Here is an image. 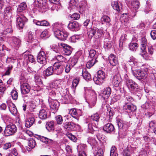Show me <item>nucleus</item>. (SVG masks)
<instances>
[{
	"mask_svg": "<svg viewBox=\"0 0 156 156\" xmlns=\"http://www.w3.org/2000/svg\"><path fill=\"white\" fill-rule=\"evenodd\" d=\"M10 43L11 45L17 49L20 46L21 41L16 37H13L10 38Z\"/></svg>",
	"mask_w": 156,
	"mask_h": 156,
	"instance_id": "1a4fd4ad",
	"label": "nucleus"
},
{
	"mask_svg": "<svg viewBox=\"0 0 156 156\" xmlns=\"http://www.w3.org/2000/svg\"><path fill=\"white\" fill-rule=\"evenodd\" d=\"M35 119L33 117H30L25 120V126L26 127H30L34 123Z\"/></svg>",
	"mask_w": 156,
	"mask_h": 156,
	"instance_id": "4be33fe9",
	"label": "nucleus"
},
{
	"mask_svg": "<svg viewBox=\"0 0 156 156\" xmlns=\"http://www.w3.org/2000/svg\"><path fill=\"white\" fill-rule=\"evenodd\" d=\"M111 5L113 9L119 12L121 11L122 8L121 5H119L117 1H112L111 2Z\"/></svg>",
	"mask_w": 156,
	"mask_h": 156,
	"instance_id": "a878e982",
	"label": "nucleus"
},
{
	"mask_svg": "<svg viewBox=\"0 0 156 156\" xmlns=\"http://www.w3.org/2000/svg\"><path fill=\"white\" fill-rule=\"evenodd\" d=\"M79 79L78 78H76L73 81L72 87L73 89H75L79 83Z\"/></svg>",
	"mask_w": 156,
	"mask_h": 156,
	"instance_id": "603ef678",
	"label": "nucleus"
},
{
	"mask_svg": "<svg viewBox=\"0 0 156 156\" xmlns=\"http://www.w3.org/2000/svg\"><path fill=\"white\" fill-rule=\"evenodd\" d=\"M147 69L146 70H138L133 73V74L139 80L144 79L147 78Z\"/></svg>",
	"mask_w": 156,
	"mask_h": 156,
	"instance_id": "7ed1b4c3",
	"label": "nucleus"
},
{
	"mask_svg": "<svg viewBox=\"0 0 156 156\" xmlns=\"http://www.w3.org/2000/svg\"><path fill=\"white\" fill-rule=\"evenodd\" d=\"M54 73V66L48 67L46 70L45 74L47 76L52 75Z\"/></svg>",
	"mask_w": 156,
	"mask_h": 156,
	"instance_id": "ea45409f",
	"label": "nucleus"
},
{
	"mask_svg": "<svg viewBox=\"0 0 156 156\" xmlns=\"http://www.w3.org/2000/svg\"><path fill=\"white\" fill-rule=\"evenodd\" d=\"M12 99L14 100H17L18 97V94L16 90H12L10 93Z\"/></svg>",
	"mask_w": 156,
	"mask_h": 156,
	"instance_id": "de8ad7c7",
	"label": "nucleus"
},
{
	"mask_svg": "<svg viewBox=\"0 0 156 156\" xmlns=\"http://www.w3.org/2000/svg\"><path fill=\"white\" fill-rule=\"evenodd\" d=\"M151 9V2L150 0H147L146 1V5L144 7V11L147 13Z\"/></svg>",
	"mask_w": 156,
	"mask_h": 156,
	"instance_id": "f704fd0d",
	"label": "nucleus"
},
{
	"mask_svg": "<svg viewBox=\"0 0 156 156\" xmlns=\"http://www.w3.org/2000/svg\"><path fill=\"white\" fill-rule=\"evenodd\" d=\"M27 37V41L28 42H32L35 40L34 38V35L31 32L29 33L28 34Z\"/></svg>",
	"mask_w": 156,
	"mask_h": 156,
	"instance_id": "3c124183",
	"label": "nucleus"
},
{
	"mask_svg": "<svg viewBox=\"0 0 156 156\" xmlns=\"http://www.w3.org/2000/svg\"><path fill=\"white\" fill-rule=\"evenodd\" d=\"M117 125L119 128V134L124 135L123 131L124 129L125 130L126 129H125V125L124 122L121 119L117 120Z\"/></svg>",
	"mask_w": 156,
	"mask_h": 156,
	"instance_id": "ddd939ff",
	"label": "nucleus"
},
{
	"mask_svg": "<svg viewBox=\"0 0 156 156\" xmlns=\"http://www.w3.org/2000/svg\"><path fill=\"white\" fill-rule=\"evenodd\" d=\"M39 117L42 120L46 119L47 118V113L46 110L44 109L41 110L39 114Z\"/></svg>",
	"mask_w": 156,
	"mask_h": 156,
	"instance_id": "7c9ffc66",
	"label": "nucleus"
},
{
	"mask_svg": "<svg viewBox=\"0 0 156 156\" xmlns=\"http://www.w3.org/2000/svg\"><path fill=\"white\" fill-rule=\"evenodd\" d=\"M64 65V69H65V72L66 73H69L70 70L71 68H72L69 65V64H66V65L65 66Z\"/></svg>",
	"mask_w": 156,
	"mask_h": 156,
	"instance_id": "052dcab7",
	"label": "nucleus"
},
{
	"mask_svg": "<svg viewBox=\"0 0 156 156\" xmlns=\"http://www.w3.org/2000/svg\"><path fill=\"white\" fill-rule=\"evenodd\" d=\"M27 7L26 4L24 2L21 3L17 9V14H22L24 12Z\"/></svg>",
	"mask_w": 156,
	"mask_h": 156,
	"instance_id": "6ab92c4d",
	"label": "nucleus"
},
{
	"mask_svg": "<svg viewBox=\"0 0 156 156\" xmlns=\"http://www.w3.org/2000/svg\"><path fill=\"white\" fill-rule=\"evenodd\" d=\"M111 90L110 87H107L105 88L102 91V94L105 98H108L110 96Z\"/></svg>",
	"mask_w": 156,
	"mask_h": 156,
	"instance_id": "c85d7f7f",
	"label": "nucleus"
},
{
	"mask_svg": "<svg viewBox=\"0 0 156 156\" xmlns=\"http://www.w3.org/2000/svg\"><path fill=\"white\" fill-rule=\"evenodd\" d=\"M100 117L99 115L97 112L93 114L90 116L91 119L96 122V123H98Z\"/></svg>",
	"mask_w": 156,
	"mask_h": 156,
	"instance_id": "58836bf2",
	"label": "nucleus"
},
{
	"mask_svg": "<svg viewBox=\"0 0 156 156\" xmlns=\"http://www.w3.org/2000/svg\"><path fill=\"white\" fill-rule=\"evenodd\" d=\"M77 62L75 58H72L71 60V61L69 63H68L71 67H73Z\"/></svg>",
	"mask_w": 156,
	"mask_h": 156,
	"instance_id": "0e129e2a",
	"label": "nucleus"
},
{
	"mask_svg": "<svg viewBox=\"0 0 156 156\" xmlns=\"http://www.w3.org/2000/svg\"><path fill=\"white\" fill-rule=\"evenodd\" d=\"M64 127L69 130H73L75 127V124L73 122H64L63 124Z\"/></svg>",
	"mask_w": 156,
	"mask_h": 156,
	"instance_id": "5701e85b",
	"label": "nucleus"
},
{
	"mask_svg": "<svg viewBox=\"0 0 156 156\" xmlns=\"http://www.w3.org/2000/svg\"><path fill=\"white\" fill-rule=\"evenodd\" d=\"M97 62L98 61L97 59H91L87 62L86 64L87 67L88 68H90Z\"/></svg>",
	"mask_w": 156,
	"mask_h": 156,
	"instance_id": "37998d69",
	"label": "nucleus"
},
{
	"mask_svg": "<svg viewBox=\"0 0 156 156\" xmlns=\"http://www.w3.org/2000/svg\"><path fill=\"white\" fill-rule=\"evenodd\" d=\"M78 0H70L69 4L68 9L70 11H73L78 5Z\"/></svg>",
	"mask_w": 156,
	"mask_h": 156,
	"instance_id": "a211bd4d",
	"label": "nucleus"
},
{
	"mask_svg": "<svg viewBox=\"0 0 156 156\" xmlns=\"http://www.w3.org/2000/svg\"><path fill=\"white\" fill-rule=\"evenodd\" d=\"M17 16L16 20L17 24L19 27L22 28L25 22L27 21V19L23 14H17Z\"/></svg>",
	"mask_w": 156,
	"mask_h": 156,
	"instance_id": "423d86ee",
	"label": "nucleus"
},
{
	"mask_svg": "<svg viewBox=\"0 0 156 156\" xmlns=\"http://www.w3.org/2000/svg\"><path fill=\"white\" fill-rule=\"evenodd\" d=\"M89 56L91 58H93L92 59H96L98 57L97 55L96 54V51L94 49L90 50L89 52Z\"/></svg>",
	"mask_w": 156,
	"mask_h": 156,
	"instance_id": "a18cd8bd",
	"label": "nucleus"
},
{
	"mask_svg": "<svg viewBox=\"0 0 156 156\" xmlns=\"http://www.w3.org/2000/svg\"><path fill=\"white\" fill-rule=\"evenodd\" d=\"M71 115L74 118L78 120L79 117L77 116L76 109L75 108L71 109L69 111Z\"/></svg>",
	"mask_w": 156,
	"mask_h": 156,
	"instance_id": "09e8293b",
	"label": "nucleus"
},
{
	"mask_svg": "<svg viewBox=\"0 0 156 156\" xmlns=\"http://www.w3.org/2000/svg\"><path fill=\"white\" fill-rule=\"evenodd\" d=\"M54 73L59 75L61 74L64 69V65L61 64L59 62H56L54 65Z\"/></svg>",
	"mask_w": 156,
	"mask_h": 156,
	"instance_id": "0eeeda50",
	"label": "nucleus"
},
{
	"mask_svg": "<svg viewBox=\"0 0 156 156\" xmlns=\"http://www.w3.org/2000/svg\"><path fill=\"white\" fill-rule=\"evenodd\" d=\"M103 150L102 149L100 148L97 151L95 156H103Z\"/></svg>",
	"mask_w": 156,
	"mask_h": 156,
	"instance_id": "69168bd1",
	"label": "nucleus"
},
{
	"mask_svg": "<svg viewBox=\"0 0 156 156\" xmlns=\"http://www.w3.org/2000/svg\"><path fill=\"white\" fill-rule=\"evenodd\" d=\"M82 74L83 78L86 80H89L91 78L90 74L85 69H82Z\"/></svg>",
	"mask_w": 156,
	"mask_h": 156,
	"instance_id": "72a5a7b5",
	"label": "nucleus"
},
{
	"mask_svg": "<svg viewBox=\"0 0 156 156\" xmlns=\"http://www.w3.org/2000/svg\"><path fill=\"white\" fill-rule=\"evenodd\" d=\"M17 130V128L15 125L13 124L6 125L4 133L5 136H9L14 134Z\"/></svg>",
	"mask_w": 156,
	"mask_h": 156,
	"instance_id": "f03ea898",
	"label": "nucleus"
},
{
	"mask_svg": "<svg viewBox=\"0 0 156 156\" xmlns=\"http://www.w3.org/2000/svg\"><path fill=\"white\" fill-rule=\"evenodd\" d=\"M98 123H95L94 125H93L92 124L89 123L88 124V132L91 133H93L95 131V129L97 128Z\"/></svg>",
	"mask_w": 156,
	"mask_h": 156,
	"instance_id": "473e14b6",
	"label": "nucleus"
},
{
	"mask_svg": "<svg viewBox=\"0 0 156 156\" xmlns=\"http://www.w3.org/2000/svg\"><path fill=\"white\" fill-rule=\"evenodd\" d=\"M12 66H9L8 67L7 70L5 73V75H9L10 73V72L12 70Z\"/></svg>",
	"mask_w": 156,
	"mask_h": 156,
	"instance_id": "338daca9",
	"label": "nucleus"
},
{
	"mask_svg": "<svg viewBox=\"0 0 156 156\" xmlns=\"http://www.w3.org/2000/svg\"><path fill=\"white\" fill-rule=\"evenodd\" d=\"M59 44L63 48V51L66 55H69L71 54L72 50L71 47L64 43H61Z\"/></svg>",
	"mask_w": 156,
	"mask_h": 156,
	"instance_id": "f3484780",
	"label": "nucleus"
},
{
	"mask_svg": "<svg viewBox=\"0 0 156 156\" xmlns=\"http://www.w3.org/2000/svg\"><path fill=\"white\" fill-rule=\"evenodd\" d=\"M11 16V9L10 7H8L5 8L4 11V18H10Z\"/></svg>",
	"mask_w": 156,
	"mask_h": 156,
	"instance_id": "e433bc0d",
	"label": "nucleus"
},
{
	"mask_svg": "<svg viewBox=\"0 0 156 156\" xmlns=\"http://www.w3.org/2000/svg\"><path fill=\"white\" fill-rule=\"evenodd\" d=\"M151 35L153 39H155L156 38V30H152L151 32Z\"/></svg>",
	"mask_w": 156,
	"mask_h": 156,
	"instance_id": "774afa93",
	"label": "nucleus"
},
{
	"mask_svg": "<svg viewBox=\"0 0 156 156\" xmlns=\"http://www.w3.org/2000/svg\"><path fill=\"white\" fill-rule=\"evenodd\" d=\"M108 60L110 65L113 66H116L118 63L117 58L113 54L108 56Z\"/></svg>",
	"mask_w": 156,
	"mask_h": 156,
	"instance_id": "dca6fc26",
	"label": "nucleus"
},
{
	"mask_svg": "<svg viewBox=\"0 0 156 156\" xmlns=\"http://www.w3.org/2000/svg\"><path fill=\"white\" fill-rule=\"evenodd\" d=\"M104 131L107 133H111L115 132V128L113 125L111 123H108L103 127Z\"/></svg>",
	"mask_w": 156,
	"mask_h": 156,
	"instance_id": "9b49d317",
	"label": "nucleus"
},
{
	"mask_svg": "<svg viewBox=\"0 0 156 156\" xmlns=\"http://www.w3.org/2000/svg\"><path fill=\"white\" fill-rule=\"evenodd\" d=\"M31 87L29 84L27 83H23L21 86V89L23 94H27L29 93Z\"/></svg>",
	"mask_w": 156,
	"mask_h": 156,
	"instance_id": "2eb2a0df",
	"label": "nucleus"
},
{
	"mask_svg": "<svg viewBox=\"0 0 156 156\" xmlns=\"http://www.w3.org/2000/svg\"><path fill=\"white\" fill-rule=\"evenodd\" d=\"M55 119L57 124L60 125L62 123L63 119L61 115H58L56 116Z\"/></svg>",
	"mask_w": 156,
	"mask_h": 156,
	"instance_id": "5fc2aeb1",
	"label": "nucleus"
},
{
	"mask_svg": "<svg viewBox=\"0 0 156 156\" xmlns=\"http://www.w3.org/2000/svg\"><path fill=\"white\" fill-rule=\"evenodd\" d=\"M96 30L94 29L90 28L88 30L87 34L89 38L91 39L95 35L96 33Z\"/></svg>",
	"mask_w": 156,
	"mask_h": 156,
	"instance_id": "a19ab883",
	"label": "nucleus"
},
{
	"mask_svg": "<svg viewBox=\"0 0 156 156\" xmlns=\"http://www.w3.org/2000/svg\"><path fill=\"white\" fill-rule=\"evenodd\" d=\"M97 139L100 141L101 142L105 139V136L101 133H98L96 135Z\"/></svg>",
	"mask_w": 156,
	"mask_h": 156,
	"instance_id": "e2e57ef3",
	"label": "nucleus"
},
{
	"mask_svg": "<svg viewBox=\"0 0 156 156\" xmlns=\"http://www.w3.org/2000/svg\"><path fill=\"white\" fill-rule=\"evenodd\" d=\"M40 139L41 141L46 144L51 143L53 141L51 139L43 136H40Z\"/></svg>",
	"mask_w": 156,
	"mask_h": 156,
	"instance_id": "c03bdc74",
	"label": "nucleus"
},
{
	"mask_svg": "<svg viewBox=\"0 0 156 156\" xmlns=\"http://www.w3.org/2000/svg\"><path fill=\"white\" fill-rule=\"evenodd\" d=\"M56 59L57 60L60 62H65L66 61V59L60 55H58L56 56Z\"/></svg>",
	"mask_w": 156,
	"mask_h": 156,
	"instance_id": "13d9d810",
	"label": "nucleus"
},
{
	"mask_svg": "<svg viewBox=\"0 0 156 156\" xmlns=\"http://www.w3.org/2000/svg\"><path fill=\"white\" fill-rule=\"evenodd\" d=\"M116 148L114 146H112L110 150V156H118V154L115 151Z\"/></svg>",
	"mask_w": 156,
	"mask_h": 156,
	"instance_id": "8fccbe9b",
	"label": "nucleus"
},
{
	"mask_svg": "<svg viewBox=\"0 0 156 156\" xmlns=\"http://www.w3.org/2000/svg\"><path fill=\"white\" fill-rule=\"evenodd\" d=\"M126 61L132 67L136 66L137 64L135 58L132 56L127 58Z\"/></svg>",
	"mask_w": 156,
	"mask_h": 156,
	"instance_id": "cd10ccee",
	"label": "nucleus"
},
{
	"mask_svg": "<svg viewBox=\"0 0 156 156\" xmlns=\"http://www.w3.org/2000/svg\"><path fill=\"white\" fill-rule=\"evenodd\" d=\"M46 128L49 132L54 130V121L52 120L48 121L46 123Z\"/></svg>",
	"mask_w": 156,
	"mask_h": 156,
	"instance_id": "bb28decb",
	"label": "nucleus"
},
{
	"mask_svg": "<svg viewBox=\"0 0 156 156\" xmlns=\"http://www.w3.org/2000/svg\"><path fill=\"white\" fill-rule=\"evenodd\" d=\"M88 143L91 145H95L97 143V142L95 139L92 137H90L88 138L87 140Z\"/></svg>",
	"mask_w": 156,
	"mask_h": 156,
	"instance_id": "bf43d9fd",
	"label": "nucleus"
},
{
	"mask_svg": "<svg viewBox=\"0 0 156 156\" xmlns=\"http://www.w3.org/2000/svg\"><path fill=\"white\" fill-rule=\"evenodd\" d=\"M101 20L103 24H108L109 25H111L110 23V19L107 16H104L102 17L101 18Z\"/></svg>",
	"mask_w": 156,
	"mask_h": 156,
	"instance_id": "4c0bfd02",
	"label": "nucleus"
},
{
	"mask_svg": "<svg viewBox=\"0 0 156 156\" xmlns=\"http://www.w3.org/2000/svg\"><path fill=\"white\" fill-rule=\"evenodd\" d=\"M82 146V145H80L77 147L78 151H79V156H87L86 154L84 151H79L80 147L81 148Z\"/></svg>",
	"mask_w": 156,
	"mask_h": 156,
	"instance_id": "680f3d73",
	"label": "nucleus"
},
{
	"mask_svg": "<svg viewBox=\"0 0 156 156\" xmlns=\"http://www.w3.org/2000/svg\"><path fill=\"white\" fill-rule=\"evenodd\" d=\"M54 31L56 37L63 40L66 39L69 35V34L66 32L61 31L56 28H55L54 29Z\"/></svg>",
	"mask_w": 156,
	"mask_h": 156,
	"instance_id": "39448f33",
	"label": "nucleus"
},
{
	"mask_svg": "<svg viewBox=\"0 0 156 156\" xmlns=\"http://www.w3.org/2000/svg\"><path fill=\"white\" fill-rule=\"evenodd\" d=\"M126 84L131 93H136L139 88L138 84L132 80H128Z\"/></svg>",
	"mask_w": 156,
	"mask_h": 156,
	"instance_id": "20e7f679",
	"label": "nucleus"
},
{
	"mask_svg": "<svg viewBox=\"0 0 156 156\" xmlns=\"http://www.w3.org/2000/svg\"><path fill=\"white\" fill-rule=\"evenodd\" d=\"M122 105L123 109L126 110L128 112L135 111L136 109V106L133 104L130 105L128 104H124Z\"/></svg>",
	"mask_w": 156,
	"mask_h": 156,
	"instance_id": "9d476101",
	"label": "nucleus"
},
{
	"mask_svg": "<svg viewBox=\"0 0 156 156\" xmlns=\"http://www.w3.org/2000/svg\"><path fill=\"white\" fill-rule=\"evenodd\" d=\"M93 93L94 95V99L91 100L90 104L92 106H94L96 103V102L97 100V96L96 94L93 91Z\"/></svg>",
	"mask_w": 156,
	"mask_h": 156,
	"instance_id": "864d4df0",
	"label": "nucleus"
},
{
	"mask_svg": "<svg viewBox=\"0 0 156 156\" xmlns=\"http://www.w3.org/2000/svg\"><path fill=\"white\" fill-rule=\"evenodd\" d=\"M8 107L9 111L12 114L15 115L17 113V110L14 104L12 103H10Z\"/></svg>",
	"mask_w": 156,
	"mask_h": 156,
	"instance_id": "c756f323",
	"label": "nucleus"
},
{
	"mask_svg": "<svg viewBox=\"0 0 156 156\" xmlns=\"http://www.w3.org/2000/svg\"><path fill=\"white\" fill-rule=\"evenodd\" d=\"M147 40L145 37H143L141 39V49L144 54L146 52V48L147 44Z\"/></svg>",
	"mask_w": 156,
	"mask_h": 156,
	"instance_id": "412c9836",
	"label": "nucleus"
},
{
	"mask_svg": "<svg viewBox=\"0 0 156 156\" xmlns=\"http://www.w3.org/2000/svg\"><path fill=\"white\" fill-rule=\"evenodd\" d=\"M36 144V142L35 140L32 138L29 139L28 146L31 148H34L35 147Z\"/></svg>",
	"mask_w": 156,
	"mask_h": 156,
	"instance_id": "79ce46f5",
	"label": "nucleus"
},
{
	"mask_svg": "<svg viewBox=\"0 0 156 156\" xmlns=\"http://www.w3.org/2000/svg\"><path fill=\"white\" fill-rule=\"evenodd\" d=\"M107 75L103 71L99 70L97 73V77L94 78V81L97 84H101L106 78Z\"/></svg>",
	"mask_w": 156,
	"mask_h": 156,
	"instance_id": "f257e3e1",
	"label": "nucleus"
},
{
	"mask_svg": "<svg viewBox=\"0 0 156 156\" xmlns=\"http://www.w3.org/2000/svg\"><path fill=\"white\" fill-rule=\"evenodd\" d=\"M4 18L5 20L4 22V25L6 27H10L11 25V21L10 18L5 17Z\"/></svg>",
	"mask_w": 156,
	"mask_h": 156,
	"instance_id": "49530a36",
	"label": "nucleus"
},
{
	"mask_svg": "<svg viewBox=\"0 0 156 156\" xmlns=\"http://www.w3.org/2000/svg\"><path fill=\"white\" fill-rule=\"evenodd\" d=\"M79 25L76 21L70 22L68 26V28L72 31H77L79 30Z\"/></svg>",
	"mask_w": 156,
	"mask_h": 156,
	"instance_id": "4468645a",
	"label": "nucleus"
},
{
	"mask_svg": "<svg viewBox=\"0 0 156 156\" xmlns=\"http://www.w3.org/2000/svg\"><path fill=\"white\" fill-rule=\"evenodd\" d=\"M37 62L41 64H45L46 63V55L44 52L41 51L38 54L37 56Z\"/></svg>",
	"mask_w": 156,
	"mask_h": 156,
	"instance_id": "6e6552de",
	"label": "nucleus"
},
{
	"mask_svg": "<svg viewBox=\"0 0 156 156\" xmlns=\"http://www.w3.org/2000/svg\"><path fill=\"white\" fill-rule=\"evenodd\" d=\"M138 47V44L133 41H132L129 44V48L132 51H136Z\"/></svg>",
	"mask_w": 156,
	"mask_h": 156,
	"instance_id": "c9c22d12",
	"label": "nucleus"
},
{
	"mask_svg": "<svg viewBox=\"0 0 156 156\" xmlns=\"http://www.w3.org/2000/svg\"><path fill=\"white\" fill-rule=\"evenodd\" d=\"M23 55L24 58L26 59L27 60H28L29 62L31 63L35 64L36 61L33 55H27L25 53H23Z\"/></svg>",
	"mask_w": 156,
	"mask_h": 156,
	"instance_id": "2f4dec72",
	"label": "nucleus"
},
{
	"mask_svg": "<svg viewBox=\"0 0 156 156\" xmlns=\"http://www.w3.org/2000/svg\"><path fill=\"white\" fill-rule=\"evenodd\" d=\"M49 105L51 108L57 110L59 106V103L56 100H51L49 101Z\"/></svg>",
	"mask_w": 156,
	"mask_h": 156,
	"instance_id": "393cba45",
	"label": "nucleus"
},
{
	"mask_svg": "<svg viewBox=\"0 0 156 156\" xmlns=\"http://www.w3.org/2000/svg\"><path fill=\"white\" fill-rule=\"evenodd\" d=\"M112 80L115 87L119 86L121 81V78L119 74H117L113 76L112 77Z\"/></svg>",
	"mask_w": 156,
	"mask_h": 156,
	"instance_id": "f8f14e48",
	"label": "nucleus"
},
{
	"mask_svg": "<svg viewBox=\"0 0 156 156\" xmlns=\"http://www.w3.org/2000/svg\"><path fill=\"white\" fill-rule=\"evenodd\" d=\"M132 5L133 7L136 10L139 7L140 2L137 1H134L132 3Z\"/></svg>",
	"mask_w": 156,
	"mask_h": 156,
	"instance_id": "6e6d98bb",
	"label": "nucleus"
},
{
	"mask_svg": "<svg viewBox=\"0 0 156 156\" xmlns=\"http://www.w3.org/2000/svg\"><path fill=\"white\" fill-rule=\"evenodd\" d=\"M133 101V99L132 97L126 95H125L121 101V102L122 104H124L132 102Z\"/></svg>",
	"mask_w": 156,
	"mask_h": 156,
	"instance_id": "aec40b11",
	"label": "nucleus"
},
{
	"mask_svg": "<svg viewBox=\"0 0 156 156\" xmlns=\"http://www.w3.org/2000/svg\"><path fill=\"white\" fill-rule=\"evenodd\" d=\"M34 23L37 26H48L49 25V23L47 21L44 20L41 21H39L36 20H34L33 21Z\"/></svg>",
	"mask_w": 156,
	"mask_h": 156,
	"instance_id": "b1692460",
	"label": "nucleus"
},
{
	"mask_svg": "<svg viewBox=\"0 0 156 156\" xmlns=\"http://www.w3.org/2000/svg\"><path fill=\"white\" fill-rule=\"evenodd\" d=\"M66 135L70 140L74 142H76L77 140L76 137L74 135L69 133H67Z\"/></svg>",
	"mask_w": 156,
	"mask_h": 156,
	"instance_id": "4d7b16f0",
	"label": "nucleus"
}]
</instances>
